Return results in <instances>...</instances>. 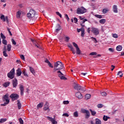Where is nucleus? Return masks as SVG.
<instances>
[{
  "instance_id": "nucleus-26",
  "label": "nucleus",
  "mask_w": 124,
  "mask_h": 124,
  "mask_svg": "<svg viewBox=\"0 0 124 124\" xmlns=\"http://www.w3.org/2000/svg\"><path fill=\"white\" fill-rule=\"evenodd\" d=\"M123 49V46H118L116 47V50L117 51H122V49Z\"/></svg>"
},
{
  "instance_id": "nucleus-31",
  "label": "nucleus",
  "mask_w": 124,
  "mask_h": 124,
  "mask_svg": "<svg viewBox=\"0 0 124 124\" xmlns=\"http://www.w3.org/2000/svg\"><path fill=\"white\" fill-rule=\"evenodd\" d=\"M90 112H91L92 115V116H94L96 114V112L94 110H93V109H90Z\"/></svg>"
},
{
  "instance_id": "nucleus-55",
  "label": "nucleus",
  "mask_w": 124,
  "mask_h": 124,
  "mask_svg": "<svg viewBox=\"0 0 124 124\" xmlns=\"http://www.w3.org/2000/svg\"><path fill=\"white\" fill-rule=\"evenodd\" d=\"M65 18L67 20V21H69V17H68V15H67V14H65Z\"/></svg>"
},
{
  "instance_id": "nucleus-33",
  "label": "nucleus",
  "mask_w": 124,
  "mask_h": 124,
  "mask_svg": "<svg viewBox=\"0 0 124 124\" xmlns=\"http://www.w3.org/2000/svg\"><path fill=\"white\" fill-rule=\"evenodd\" d=\"M106 22V20H105V19H101L99 21V23L100 24H105Z\"/></svg>"
},
{
  "instance_id": "nucleus-52",
  "label": "nucleus",
  "mask_w": 124,
  "mask_h": 124,
  "mask_svg": "<svg viewBox=\"0 0 124 124\" xmlns=\"http://www.w3.org/2000/svg\"><path fill=\"white\" fill-rule=\"evenodd\" d=\"M63 104H65V105H67V104H69V101H64L63 102Z\"/></svg>"
},
{
  "instance_id": "nucleus-7",
  "label": "nucleus",
  "mask_w": 124,
  "mask_h": 124,
  "mask_svg": "<svg viewBox=\"0 0 124 124\" xmlns=\"http://www.w3.org/2000/svg\"><path fill=\"white\" fill-rule=\"evenodd\" d=\"M91 31L94 34V35H98L99 34V30L96 28H91Z\"/></svg>"
},
{
  "instance_id": "nucleus-42",
  "label": "nucleus",
  "mask_w": 124,
  "mask_h": 124,
  "mask_svg": "<svg viewBox=\"0 0 124 124\" xmlns=\"http://www.w3.org/2000/svg\"><path fill=\"white\" fill-rule=\"evenodd\" d=\"M108 12V9H104L103 10V13L104 14H106Z\"/></svg>"
},
{
  "instance_id": "nucleus-22",
  "label": "nucleus",
  "mask_w": 124,
  "mask_h": 124,
  "mask_svg": "<svg viewBox=\"0 0 124 124\" xmlns=\"http://www.w3.org/2000/svg\"><path fill=\"white\" fill-rule=\"evenodd\" d=\"M17 108L18 109H21L22 107V104H21V102H20V101L19 100H17Z\"/></svg>"
},
{
  "instance_id": "nucleus-45",
  "label": "nucleus",
  "mask_w": 124,
  "mask_h": 124,
  "mask_svg": "<svg viewBox=\"0 0 124 124\" xmlns=\"http://www.w3.org/2000/svg\"><path fill=\"white\" fill-rule=\"evenodd\" d=\"M101 94L102 96H106L107 95V93L106 92H101Z\"/></svg>"
},
{
  "instance_id": "nucleus-61",
  "label": "nucleus",
  "mask_w": 124,
  "mask_h": 124,
  "mask_svg": "<svg viewBox=\"0 0 124 124\" xmlns=\"http://www.w3.org/2000/svg\"><path fill=\"white\" fill-rule=\"evenodd\" d=\"M67 78L63 76L62 77V78H61V80H67Z\"/></svg>"
},
{
  "instance_id": "nucleus-30",
  "label": "nucleus",
  "mask_w": 124,
  "mask_h": 124,
  "mask_svg": "<svg viewBox=\"0 0 124 124\" xmlns=\"http://www.w3.org/2000/svg\"><path fill=\"white\" fill-rule=\"evenodd\" d=\"M7 50L8 52H10L11 51V45L8 44L7 45Z\"/></svg>"
},
{
  "instance_id": "nucleus-59",
  "label": "nucleus",
  "mask_w": 124,
  "mask_h": 124,
  "mask_svg": "<svg viewBox=\"0 0 124 124\" xmlns=\"http://www.w3.org/2000/svg\"><path fill=\"white\" fill-rule=\"evenodd\" d=\"M56 13L60 18H62V14H61L60 12H57Z\"/></svg>"
},
{
  "instance_id": "nucleus-37",
  "label": "nucleus",
  "mask_w": 124,
  "mask_h": 124,
  "mask_svg": "<svg viewBox=\"0 0 124 124\" xmlns=\"http://www.w3.org/2000/svg\"><path fill=\"white\" fill-rule=\"evenodd\" d=\"M20 17H21V12L18 11L16 13V17L20 18Z\"/></svg>"
},
{
  "instance_id": "nucleus-20",
  "label": "nucleus",
  "mask_w": 124,
  "mask_h": 124,
  "mask_svg": "<svg viewBox=\"0 0 124 124\" xmlns=\"http://www.w3.org/2000/svg\"><path fill=\"white\" fill-rule=\"evenodd\" d=\"M70 49H71V51L73 52V54H76V52H75V49H74V47L71 46V45L68 46Z\"/></svg>"
},
{
  "instance_id": "nucleus-29",
  "label": "nucleus",
  "mask_w": 124,
  "mask_h": 124,
  "mask_svg": "<svg viewBox=\"0 0 124 124\" xmlns=\"http://www.w3.org/2000/svg\"><path fill=\"white\" fill-rule=\"evenodd\" d=\"M81 30V36L82 37H84L85 36V29L84 28H82Z\"/></svg>"
},
{
  "instance_id": "nucleus-11",
  "label": "nucleus",
  "mask_w": 124,
  "mask_h": 124,
  "mask_svg": "<svg viewBox=\"0 0 124 124\" xmlns=\"http://www.w3.org/2000/svg\"><path fill=\"white\" fill-rule=\"evenodd\" d=\"M12 84L13 88H16L18 86V80L15 78L12 80Z\"/></svg>"
},
{
  "instance_id": "nucleus-5",
  "label": "nucleus",
  "mask_w": 124,
  "mask_h": 124,
  "mask_svg": "<svg viewBox=\"0 0 124 124\" xmlns=\"http://www.w3.org/2000/svg\"><path fill=\"white\" fill-rule=\"evenodd\" d=\"M7 76L8 78H10V79H13V78H14V76H15V69L14 68L7 74Z\"/></svg>"
},
{
  "instance_id": "nucleus-50",
  "label": "nucleus",
  "mask_w": 124,
  "mask_h": 124,
  "mask_svg": "<svg viewBox=\"0 0 124 124\" xmlns=\"http://www.w3.org/2000/svg\"><path fill=\"white\" fill-rule=\"evenodd\" d=\"M97 107L98 108H102L103 107V105H102V104H99L97 105Z\"/></svg>"
},
{
  "instance_id": "nucleus-6",
  "label": "nucleus",
  "mask_w": 124,
  "mask_h": 124,
  "mask_svg": "<svg viewBox=\"0 0 124 124\" xmlns=\"http://www.w3.org/2000/svg\"><path fill=\"white\" fill-rule=\"evenodd\" d=\"M81 112L83 114H86L85 115L86 119H89L90 118V111L89 110L84 108H81Z\"/></svg>"
},
{
  "instance_id": "nucleus-27",
  "label": "nucleus",
  "mask_w": 124,
  "mask_h": 124,
  "mask_svg": "<svg viewBox=\"0 0 124 124\" xmlns=\"http://www.w3.org/2000/svg\"><path fill=\"white\" fill-rule=\"evenodd\" d=\"M7 119L6 118H1L0 119V124H3L5 122H6Z\"/></svg>"
},
{
  "instance_id": "nucleus-4",
  "label": "nucleus",
  "mask_w": 124,
  "mask_h": 124,
  "mask_svg": "<svg viewBox=\"0 0 124 124\" xmlns=\"http://www.w3.org/2000/svg\"><path fill=\"white\" fill-rule=\"evenodd\" d=\"M86 12H87V9L83 6L78 8L77 9V14H84Z\"/></svg>"
},
{
  "instance_id": "nucleus-63",
  "label": "nucleus",
  "mask_w": 124,
  "mask_h": 124,
  "mask_svg": "<svg viewBox=\"0 0 124 124\" xmlns=\"http://www.w3.org/2000/svg\"><path fill=\"white\" fill-rule=\"evenodd\" d=\"M8 104L9 103H7V102H5L4 104H1V106H6V105H7V104Z\"/></svg>"
},
{
  "instance_id": "nucleus-35",
  "label": "nucleus",
  "mask_w": 124,
  "mask_h": 124,
  "mask_svg": "<svg viewBox=\"0 0 124 124\" xmlns=\"http://www.w3.org/2000/svg\"><path fill=\"white\" fill-rule=\"evenodd\" d=\"M91 39H92L93 41L95 43H97V40H96V38L93 37H91Z\"/></svg>"
},
{
  "instance_id": "nucleus-23",
  "label": "nucleus",
  "mask_w": 124,
  "mask_h": 124,
  "mask_svg": "<svg viewBox=\"0 0 124 124\" xmlns=\"http://www.w3.org/2000/svg\"><path fill=\"white\" fill-rule=\"evenodd\" d=\"M9 85H10V83L9 82H6L3 84V87H5V88H7V87H9Z\"/></svg>"
},
{
  "instance_id": "nucleus-38",
  "label": "nucleus",
  "mask_w": 124,
  "mask_h": 124,
  "mask_svg": "<svg viewBox=\"0 0 124 124\" xmlns=\"http://www.w3.org/2000/svg\"><path fill=\"white\" fill-rule=\"evenodd\" d=\"M22 74L24 75V76H25L26 77H28V74L26 73V71L25 70H23L22 71Z\"/></svg>"
},
{
  "instance_id": "nucleus-44",
  "label": "nucleus",
  "mask_w": 124,
  "mask_h": 124,
  "mask_svg": "<svg viewBox=\"0 0 124 124\" xmlns=\"http://www.w3.org/2000/svg\"><path fill=\"white\" fill-rule=\"evenodd\" d=\"M95 17L98 18L99 19H101V18H102V16L99 15H95Z\"/></svg>"
},
{
  "instance_id": "nucleus-1",
  "label": "nucleus",
  "mask_w": 124,
  "mask_h": 124,
  "mask_svg": "<svg viewBox=\"0 0 124 124\" xmlns=\"http://www.w3.org/2000/svg\"><path fill=\"white\" fill-rule=\"evenodd\" d=\"M63 68V64L61 62L58 61L54 63V69L53 70V73L56 72L57 70H61Z\"/></svg>"
},
{
  "instance_id": "nucleus-48",
  "label": "nucleus",
  "mask_w": 124,
  "mask_h": 124,
  "mask_svg": "<svg viewBox=\"0 0 124 124\" xmlns=\"http://www.w3.org/2000/svg\"><path fill=\"white\" fill-rule=\"evenodd\" d=\"M103 119L104 121H105L106 122L108 121V120L107 119V116H106V115H104Z\"/></svg>"
},
{
  "instance_id": "nucleus-17",
  "label": "nucleus",
  "mask_w": 124,
  "mask_h": 124,
  "mask_svg": "<svg viewBox=\"0 0 124 124\" xmlns=\"http://www.w3.org/2000/svg\"><path fill=\"white\" fill-rule=\"evenodd\" d=\"M31 41L33 44L34 46H35L37 48H40V46H37V45L36 44V40H34L32 39H31Z\"/></svg>"
},
{
  "instance_id": "nucleus-8",
  "label": "nucleus",
  "mask_w": 124,
  "mask_h": 124,
  "mask_svg": "<svg viewBox=\"0 0 124 124\" xmlns=\"http://www.w3.org/2000/svg\"><path fill=\"white\" fill-rule=\"evenodd\" d=\"M73 45L74 46L76 49V53L77 55H80L81 54V50H80V48H79V46H78V45L76 44L75 42L73 43Z\"/></svg>"
},
{
  "instance_id": "nucleus-51",
  "label": "nucleus",
  "mask_w": 124,
  "mask_h": 124,
  "mask_svg": "<svg viewBox=\"0 0 124 124\" xmlns=\"http://www.w3.org/2000/svg\"><path fill=\"white\" fill-rule=\"evenodd\" d=\"M20 57L22 61H25V56H24V55H20Z\"/></svg>"
},
{
  "instance_id": "nucleus-34",
  "label": "nucleus",
  "mask_w": 124,
  "mask_h": 124,
  "mask_svg": "<svg viewBox=\"0 0 124 124\" xmlns=\"http://www.w3.org/2000/svg\"><path fill=\"white\" fill-rule=\"evenodd\" d=\"M91 98V94H86L85 95V99L88 100L90 99Z\"/></svg>"
},
{
  "instance_id": "nucleus-60",
  "label": "nucleus",
  "mask_w": 124,
  "mask_h": 124,
  "mask_svg": "<svg viewBox=\"0 0 124 124\" xmlns=\"http://www.w3.org/2000/svg\"><path fill=\"white\" fill-rule=\"evenodd\" d=\"M48 64V65L49 66V67H51V68H53V67H54V66H53V65H52V63H51L50 62H49Z\"/></svg>"
},
{
  "instance_id": "nucleus-57",
  "label": "nucleus",
  "mask_w": 124,
  "mask_h": 124,
  "mask_svg": "<svg viewBox=\"0 0 124 124\" xmlns=\"http://www.w3.org/2000/svg\"><path fill=\"white\" fill-rule=\"evenodd\" d=\"M113 37H114V38H118V34L115 33L113 34L112 35Z\"/></svg>"
},
{
  "instance_id": "nucleus-47",
  "label": "nucleus",
  "mask_w": 124,
  "mask_h": 124,
  "mask_svg": "<svg viewBox=\"0 0 124 124\" xmlns=\"http://www.w3.org/2000/svg\"><path fill=\"white\" fill-rule=\"evenodd\" d=\"M65 39L66 42H68L69 41V39H70V38H69V37L66 36L65 37Z\"/></svg>"
},
{
  "instance_id": "nucleus-10",
  "label": "nucleus",
  "mask_w": 124,
  "mask_h": 124,
  "mask_svg": "<svg viewBox=\"0 0 124 124\" xmlns=\"http://www.w3.org/2000/svg\"><path fill=\"white\" fill-rule=\"evenodd\" d=\"M3 101H5L7 103H9V94L8 93H6L5 95H4L2 97Z\"/></svg>"
},
{
  "instance_id": "nucleus-49",
  "label": "nucleus",
  "mask_w": 124,
  "mask_h": 124,
  "mask_svg": "<svg viewBox=\"0 0 124 124\" xmlns=\"http://www.w3.org/2000/svg\"><path fill=\"white\" fill-rule=\"evenodd\" d=\"M87 21H88V19H84L83 20H81V21H80V23L81 24H84L85 22H87Z\"/></svg>"
},
{
  "instance_id": "nucleus-62",
  "label": "nucleus",
  "mask_w": 124,
  "mask_h": 124,
  "mask_svg": "<svg viewBox=\"0 0 124 124\" xmlns=\"http://www.w3.org/2000/svg\"><path fill=\"white\" fill-rule=\"evenodd\" d=\"M82 29H84V27H81V29H77L78 32H79L80 31H81Z\"/></svg>"
},
{
  "instance_id": "nucleus-36",
  "label": "nucleus",
  "mask_w": 124,
  "mask_h": 124,
  "mask_svg": "<svg viewBox=\"0 0 124 124\" xmlns=\"http://www.w3.org/2000/svg\"><path fill=\"white\" fill-rule=\"evenodd\" d=\"M2 43H3L4 45H7V41L5 40V39H3L2 41Z\"/></svg>"
},
{
  "instance_id": "nucleus-24",
  "label": "nucleus",
  "mask_w": 124,
  "mask_h": 124,
  "mask_svg": "<svg viewBox=\"0 0 124 124\" xmlns=\"http://www.w3.org/2000/svg\"><path fill=\"white\" fill-rule=\"evenodd\" d=\"M117 76H120V77L121 78H122V77H123V76H124V74L123 73V72H122V71H119L118 72V73L117 74Z\"/></svg>"
},
{
  "instance_id": "nucleus-32",
  "label": "nucleus",
  "mask_w": 124,
  "mask_h": 124,
  "mask_svg": "<svg viewBox=\"0 0 124 124\" xmlns=\"http://www.w3.org/2000/svg\"><path fill=\"white\" fill-rule=\"evenodd\" d=\"M95 124H101V121H100V120L98 119V118H96L95 119Z\"/></svg>"
},
{
  "instance_id": "nucleus-9",
  "label": "nucleus",
  "mask_w": 124,
  "mask_h": 124,
  "mask_svg": "<svg viewBox=\"0 0 124 124\" xmlns=\"http://www.w3.org/2000/svg\"><path fill=\"white\" fill-rule=\"evenodd\" d=\"M10 97L14 101V100H16V99H18V98H19V95L16 93H12L11 95L10 96Z\"/></svg>"
},
{
  "instance_id": "nucleus-12",
  "label": "nucleus",
  "mask_w": 124,
  "mask_h": 124,
  "mask_svg": "<svg viewBox=\"0 0 124 124\" xmlns=\"http://www.w3.org/2000/svg\"><path fill=\"white\" fill-rule=\"evenodd\" d=\"M75 95L78 99H82V98H83V95H82V93L80 92H77L75 93Z\"/></svg>"
},
{
  "instance_id": "nucleus-21",
  "label": "nucleus",
  "mask_w": 124,
  "mask_h": 124,
  "mask_svg": "<svg viewBox=\"0 0 124 124\" xmlns=\"http://www.w3.org/2000/svg\"><path fill=\"white\" fill-rule=\"evenodd\" d=\"M43 105H44V104L43 102H41L37 106V109H39V108H42L43 107Z\"/></svg>"
},
{
  "instance_id": "nucleus-13",
  "label": "nucleus",
  "mask_w": 124,
  "mask_h": 124,
  "mask_svg": "<svg viewBox=\"0 0 124 124\" xmlns=\"http://www.w3.org/2000/svg\"><path fill=\"white\" fill-rule=\"evenodd\" d=\"M19 87L20 90L21 95H24V85L20 84L19 85Z\"/></svg>"
},
{
  "instance_id": "nucleus-15",
  "label": "nucleus",
  "mask_w": 124,
  "mask_h": 124,
  "mask_svg": "<svg viewBox=\"0 0 124 124\" xmlns=\"http://www.w3.org/2000/svg\"><path fill=\"white\" fill-rule=\"evenodd\" d=\"M44 110L45 111H47V110H48V111H50V109H49V103L47 102L46 103V104L44 105Z\"/></svg>"
},
{
  "instance_id": "nucleus-3",
  "label": "nucleus",
  "mask_w": 124,
  "mask_h": 124,
  "mask_svg": "<svg viewBox=\"0 0 124 124\" xmlns=\"http://www.w3.org/2000/svg\"><path fill=\"white\" fill-rule=\"evenodd\" d=\"M74 89L75 90H77L78 92H81L82 93H84V92L86 91V89L85 87H82L78 84H75Z\"/></svg>"
},
{
  "instance_id": "nucleus-2",
  "label": "nucleus",
  "mask_w": 124,
  "mask_h": 124,
  "mask_svg": "<svg viewBox=\"0 0 124 124\" xmlns=\"http://www.w3.org/2000/svg\"><path fill=\"white\" fill-rule=\"evenodd\" d=\"M27 16L29 19L35 18V16H36V12L34 10L31 9L29 13L27 14Z\"/></svg>"
},
{
  "instance_id": "nucleus-19",
  "label": "nucleus",
  "mask_w": 124,
  "mask_h": 124,
  "mask_svg": "<svg viewBox=\"0 0 124 124\" xmlns=\"http://www.w3.org/2000/svg\"><path fill=\"white\" fill-rule=\"evenodd\" d=\"M113 10L114 13H118V7L116 5H114L113 6Z\"/></svg>"
},
{
  "instance_id": "nucleus-43",
  "label": "nucleus",
  "mask_w": 124,
  "mask_h": 124,
  "mask_svg": "<svg viewBox=\"0 0 124 124\" xmlns=\"http://www.w3.org/2000/svg\"><path fill=\"white\" fill-rule=\"evenodd\" d=\"M0 36L2 40L5 39V38H6V37H5V36H4L2 33H0Z\"/></svg>"
},
{
  "instance_id": "nucleus-25",
  "label": "nucleus",
  "mask_w": 124,
  "mask_h": 124,
  "mask_svg": "<svg viewBox=\"0 0 124 124\" xmlns=\"http://www.w3.org/2000/svg\"><path fill=\"white\" fill-rule=\"evenodd\" d=\"M30 70L31 72L33 74V75L35 74V71L34 70L33 67H30Z\"/></svg>"
},
{
  "instance_id": "nucleus-56",
  "label": "nucleus",
  "mask_w": 124,
  "mask_h": 124,
  "mask_svg": "<svg viewBox=\"0 0 124 124\" xmlns=\"http://www.w3.org/2000/svg\"><path fill=\"white\" fill-rule=\"evenodd\" d=\"M74 21L75 24H76L78 22V19H77V18L76 17H75L74 18Z\"/></svg>"
},
{
  "instance_id": "nucleus-39",
  "label": "nucleus",
  "mask_w": 124,
  "mask_h": 124,
  "mask_svg": "<svg viewBox=\"0 0 124 124\" xmlns=\"http://www.w3.org/2000/svg\"><path fill=\"white\" fill-rule=\"evenodd\" d=\"M1 20H2L3 21L5 22V17L4 16V15H2L0 16Z\"/></svg>"
},
{
  "instance_id": "nucleus-28",
  "label": "nucleus",
  "mask_w": 124,
  "mask_h": 124,
  "mask_svg": "<svg viewBox=\"0 0 124 124\" xmlns=\"http://www.w3.org/2000/svg\"><path fill=\"white\" fill-rule=\"evenodd\" d=\"M73 116L75 118H78L79 115L78 114V111H76L73 113Z\"/></svg>"
},
{
  "instance_id": "nucleus-41",
  "label": "nucleus",
  "mask_w": 124,
  "mask_h": 124,
  "mask_svg": "<svg viewBox=\"0 0 124 124\" xmlns=\"http://www.w3.org/2000/svg\"><path fill=\"white\" fill-rule=\"evenodd\" d=\"M18 121H19V123H20V124H24V121L23 120V119H22L21 118H19V119H18Z\"/></svg>"
},
{
  "instance_id": "nucleus-46",
  "label": "nucleus",
  "mask_w": 124,
  "mask_h": 124,
  "mask_svg": "<svg viewBox=\"0 0 124 124\" xmlns=\"http://www.w3.org/2000/svg\"><path fill=\"white\" fill-rule=\"evenodd\" d=\"M3 54L4 57H8V55H7V53H6V50H4L3 51Z\"/></svg>"
},
{
  "instance_id": "nucleus-64",
  "label": "nucleus",
  "mask_w": 124,
  "mask_h": 124,
  "mask_svg": "<svg viewBox=\"0 0 124 124\" xmlns=\"http://www.w3.org/2000/svg\"><path fill=\"white\" fill-rule=\"evenodd\" d=\"M108 50L110 52H111L112 53H113V52H114V49L113 48H108Z\"/></svg>"
},
{
  "instance_id": "nucleus-54",
  "label": "nucleus",
  "mask_w": 124,
  "mask_h": 124,
  "mask_svg": "<svg viewBox=\"0 0 124 124\" xmlns=\"http://www.w3.org/2000/svg\"><path fill=\"white\" fill-rule=\"evenodd\" d=\"M12 42L14 45H16V41H15V40H14V39H12Z\"/></svg>"
},
{
  "instance_id": "nucleus-58",
  "label": "nucleus",
  "mask_w": 124,
  "mask_h": 124,
  "mask_svg": "<svg viewBox=\"0 0 124 124\" xmlns=\"http://www.w3.org/2000/svg\"><path fill=\"white\" fill-rule=\"evenodd\" d=\"M7 31L10 34V35H11V36H12V33H11V31H10V29H9V28L7 29Z\"/></svg>"
},
{
  "instance_id": "nucleus-40",
  "label": "nucleus",
  "mask_w": 124,
  "mask_h": 124,
  "mask_svg": "<svg viewBox=\"0 0 124 124\" xmlns=\"http://www.w3.org/2000/svg\"><path fill=\"white\" fill-rule=\"evenodd\" d=\"M90 56H96L97 55V53L95 52H93L90 53Z\"/></svg>"
},
{
  "instance_id": "nucleus-16",
  "label": "nucleus",
  "mask_w": 124,
  "mask_h": 124,
  "mask_svg": "<svg viewBox=\"0 0 124 124\" xmlns=\"http://www.w3.org/2000/svg\"><path fill=\"white\" fill-rule=\"evenodd\" d=\"M21 74H22V70H21V68H18L16 70V75L18 77H19Z\"/></svg>"
},
{
  "instance_id": "nucleus-18",
  "label": "nucleus",
  "mask_w": 124,
  "mask_h": 124,
  "mask_svg": "<svg viewBox=\"0 0 124 124\" xmlns=\"http://www.w3.org/2000/svg\"><path fill=\"white\" fill-rule=\"evenodd\" d=\"M56 29L55 30V32H59V31H60V30H61V25H60V24H57L56 25Z\"/></svg>"
},
{
  "instance_id": "nucleus-53",
  "label": "nucleus",
  "mask_w": 124,
  "mask_h": 124,
  "mask_svg": "<svg viewBox=\"0 0 124 124\" xmlns=\"http://www.w3.org/2000/svg\"><path fill=\"white\" fill-rule=\"evenodd\" d=\"M62 116H63L64 117H69V115L67 113H63Z\"/></svg>"
},
{
  "instance_id": "nucleus-14",
  "label": "nucleus",
  "mask_w": 124,
  "mask_h": 124,
  "mask_svg": "<svg viewBox=\"0 0 124 124\" xmlns=\"http://www.w3.org/2000/svg\"><path fill=\"white\" fill-rule=\"evenodd\" d=\"M47 119L50 121L53 124H58V122L56 121L54 118H52L49 116H47Z\"/></svg>"
}]
</instances>
